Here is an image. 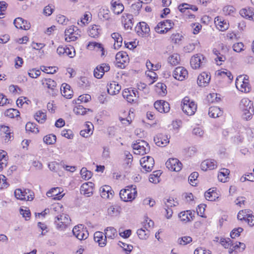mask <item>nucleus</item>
<instances>
[{
    "instance_id": "1",
    "label": "nucleus",
    "mask_w": 254,
    "mask_h": 254,
    "mask_svg": "<svg viewBox=\"0 0 254 254\" xmlns=\"http://www.w3.org/2000/svg\"><path fill=\"white\" fill-rule=\"evenodd\" d=\"M239 107L242 112V118L246 121L251 120L254 114L253 102L248 98H243L240 103Z\"/></svg>"
},
{
    "instance_id": "13",
    "label": "nucleus",
    "mask_w": 254,
    "mask_h": 254,
    "mask_svg": "<svg viewBox=\"0 0 254 254\" xmlns=\"http://www.w3.org/2000/svg\"><path fill=\"white\" fill-rule=\"evenodd\" d=\"M165 164L167 168L172 171L178 172L182 169V163L176 158H170Z\"/></svg>"
},
{
    "instance_id": "53",
    "label": "nucleus",
    "mask_w": 254,
    "mask_h": 254,
    "mask_svg": "<svg viewBox=\"0 0 254 254\" xmlns=\"http://www.w3.org/2000/svg\"><path fill=\"white\" fill-rule=\"evenodd\" d=\"M73 112L76 115H84L86 113V109L81 105H78L74 108Z\"/></svg>"
},
{
    "instance_id": "44",
    "label": "nucleus",
    "mask_w": 254,
    "mask_h": 254,
    "mask_svg": "<svg viewBox=\"0 0 254 254\" xmlns=\"http://www.w3.org/2000/svg\"><path fill=\"white\" fill-rule=\"evenodd\" d=\"M43 141L47 144H54L56 141V136L53 134L47 135L44 137Z\"/></svg>"
},
{
    "instance_id": "28",
    "label": "nucleus",
    "mask_w": 254,
    "mask_h": 254,
    "mask_svg": "<svg viewBox=\"0 0 254 254\" xmlns=\"http://www.w3.org/2000/svg\"><path fill=\"white\" fill-rule=\"evenodd\" d=\"M215 23L218 29L220 31H224L227 30L229 27V23L224 20H221L219 17L215 19Z\"/></svg>"
},
{
    "instance_id": "56",
    "label": "nucleus",
    "mask_w": 254,
    "mask_h": 254,
    "mask_svg": "<svg viewBox=\"0 0 254 254\" xmlns=\"http://www.w3.org/2000/svg\"><path fill=\"white\" fill-rule=\"evenodd\" d=\"M87 128L82 130L80 132V134L84 137H87L92 134L93 131L91 130V128L90 127L89 125H86Z\"/></svg>"
},
{
    "instance_id": "36",
    "label": "nucleus",
    "mask_w": 254,
    "mask_h": 254,
    "mask_svg": "<svg viewBox=\"0 0 254 254\" xmlns=\"http://www.w3.org/2000/svg\"><path fill=\"white\" fill-rule=\"evenodd\" d=\"M204 196L205 198L209 201H215L219 197L217 192L211 189L205 192Z\"/></svg>"
},
{
    "instance_id": "15",
    "label": "nucleus",
    "mask_w": 254,
    "mask_h": 254,
    "mask_svg": "<svg viewBox=\"0 0 254 254\" xmlns=\"http://www.w3.org/2000/svg\"><path fill=\"white\" fill-rule=\"evenodd\" d=\"M154 106L155 108L160 113H168L170 109L169 103L164 100L156 101Z\"/></svg>"
},
{
    "instance_id": "62",
    "label": "nucleus",
    "mask_w": 254,
    "mask_h": 254,
    "mask_svg": "<svg viewBox=\"0 0 254 254\" xmlns=\"http://www.w3.org/2000/svg\"><path fill=\"white\" fill-rule=\"evenodd\" d=\"M8 184L6 182V177L2 175H0V189H3L7 188L8 186Z\"/></svg>"
},
{
    "instance_id": "3",
    "label": "nucleus",
    "mask_w": 254,
    "mask_h": 254,
    "mask_svg": "<svg viewBox=\"0 0 254 254\" xmlns=\"http://www.w3.org/2000/svg\"><path fill=\"white\" fill-rule=\"evenodd\" d=\"M137 190L135 186L130 185L126 187V189L122 190L120 192L121 199L125 201H131L136 197Z\"/></svg>"
},
{
    "instance_id": "8",
    "label": "nucleus",
    "mask_w": 254,
    "mask_h": 254,
    "mask_svg": "<svg viewBox=\"0 0 254 254\" xmlns=\"http://www.w3.org/2000/svg\"><path fill=\"white\" fill-rule=\"evenodd\" d=\"M173 25L174 23L171 20H166L158 23L155 29L158 33L164 34L172 28Z\"/></svg>"
},
{
    "instance_id": "51",
    "label": "nucleus",
    "mask_w": 254,
    "mask_h": 254,
    "mask_svg": "<svg viewBox=\"0 0 254 254\" xmlns=\"http://www.w3.org/2000/svg\"><path fill=\"white\" fill-rule=\"evenodd\" d=\"M249 210L245 209L241 210L239 212L237 218L240 220H246L248 215H250Z\"/></svg>"
},
{
    "instance_id": "17",
    "label": "nucleus",
    "mask_w": 254,
    "mask_h": 254,
    "mask_svg": "<svg viewBox=\"0 0 254 254\" xmlns=\"http://www.w3.org/2000/svg\"><path fill=\"white\" fill-rule=\"evenodd\" d=\"M154 141L157 146L160 147L166 146L169 142L168 136L162 134H158L154 137Z\"/></svg>"
},
{
    "instance_id": "54",
    "label": "nucleus",
    "mask_w": 254,
    "mask_h": 254,
    "mask_svg": "<svg viewBox=\"0 0 254 254\" xmlns=\"http://www.w3.org/2000/svg\"><path fill=\"white\" fill-rule=\"evenodd\" d=\"M240 14L243 16L247 18H254V13L252 14V12L250 10L243 9L240 10Z\"/></svg>"
},
{
    "instance_id": "47",
    "label": "nucleus",
    "mask_w": 254,
    "mask_h": 254,
    "mask_svg": "<svg viewBox=\"0 0 254 254\" xmlns=\"http://www.w3.org/2000/svg\"><path fill=\"white\" fill-rule=\"evenodd\" d=\"M145 229H147L146 225H145ZM137 234L138 236V237L142 240H145L148 237V231L147 230L146 231L145 229L142 228H140L137 231Z\"/></svg>"
},
{
    "instance_id": "7",
    "label": "nucleus",
    "mask_w": 254,
    "mask_h": 254,
    "mask_svg": "<svg viewBox=\"0 0 254 254\" xmlns=\"http://www.w3.org/2000/svg\"><path fill=\"white\" fill-rule=\"evenodd\" d=\"M79 30L76 26H71L65 30V40L67 42L75 41L80 36Z\"/></svg>"
},
{
    "instance_id": "59",
    "label": "nucleus",
    "mask_w": 254,
    "mask_h": 254,
    "mask_svg": "<svg viewBox=\"0 0 254 254\" xmlns=\"http://www.w3.org/2000/svg\"><path fill=\"white\" fill-rule=\"evenodd\" d=\"M243 229L241 227L234 228L231 232L230 236L232 239H235L240 235V233L243 231Z\"/></svg>"
},
{
    "instance_id": "37",
    "label": "nucleus",
    "mask_w": 254,
    "mask_h": 254,
    "mask_svg": "<svg viewBox=\"0 0 254 254\" xmlns=\"http://www.w3.org/2000/svg\"><path fill=\"white\" fill-rule=\"evenodd\" d=\"M88 49L90 50H93L94 48H97L98 50H100L101 52V56H103L105 55V51L103 47V45L99 43H97L95 42H89L87 45Z\"/></svg>"
},
{
    "instance_id": "23",
    "label": "nucleus",
    "mask_w": 254,
    "mask_h": 254,
    "mask_svg": "<svg viewBox=\"0 0 254 254\" xmlns=\"http://www.w3.org/2000/svg\"><path fill=\"white\" fill-rule=\"evenodd\" d=\"M210 80V75L207 72L201 73L197 78V84L200 86H206Z\"/></svg>"
},
{
    "instance_id": "55",
    "label": "nucleus",
    "mask_w": 254,
    "mask_h": 254,
    "mask_svg": "<svg viewBox=\"0 0 254 254\" xmlns=\"http://www.w3.org/2000/svg\"><path fill=\"white\" fill-rule=\"evenodd\" d=\"M198 177V173L196 172L192 173L189 177V181L190 184L192 186L196 185L195 181Z\"/></svg>"
},
{
    "instance_id": "49",
    "label": "nucleus",
    "mask_w": 254,
    "mask_h": 254,
    "mask_svg": "<svg viewBox=\"0 0 254 254\" xmlns=\"http://www.w3.org/2000/svg\"><path fill=\"white\" fill-rule=\"evenodd\" d=\"M91 100L90 95L86 94L79 96L78 99L75 101L76 104H80L81 102L87 103Z\"/></svg>"
},
{
    "instance_id": "25",
    "label": "nucleus",
    "mask_w": 254,
    "mask_h": 254,
    "mask_svg": "<svg viewBox=\"0 0 254 254\" xmlns=\"http://www.w3.org/2000/svg\"><path fill=\"white\" fill-rule=\"evenodd\" d=\"M100 191L101 196L103 198L108 199L113 196L114 191L109 186L105 185L102 187Z\"/></svg>"
},
{
    "instance_id": "22",
    "label": "nucleus",
    "mask_w": 254,
    "mask_h": 254,
    "mask_svg": "<svg viewBox=\"0 0 254 254\" xmlns=\"http://www.w3.org/2000/svg\"><path fill=\"white\" fill-rule=\"evenodd\" d=\"M61 190L62 188H52L47 192V195L48 197H54V199L60 200L64 195V194H61Z\"/></svg>"
},
{
    "instance_id": "6",
    "label": "nucleus",
    "mask_w": 254,
    "mask_h": 254,
    "mask_svg": "<svg viewBox=\"0 0 254 254\" xmlns=\"http://www.w3.org/2000/svg\"><path fill=\"white\" fill-rule=\"evenodd\" d=\"M14 195L16 198L20 200L31 201L34 198V192L29 189H17L14 191Z\"/></svg>"
},
{
    "instance_id": "52",
    "label": "nucleus",
    "mask_w": 254,
    "mask_h": 254,
    "mask_svg": "<svg viewBox=\"0 0 254 254\" xmlns=\"http://www.w3.org/2000/svg\"><path fill=\"white\" fill-rule=\"evenodd\" d=\"M191 242H192V238L190 236H184L178 240V244L182 245H186Z\"/></svg>"
},
{
    "instance_id": "61",
    "label": "nucleus",
    "mask_w": 254,
    "mask_h": 254,
    "mask_svg": "<svg viewBox=\"0 0 254 254\" xmlns=\"http://www.w3.org/2000/svg\"><path fill=\"white\" fill-rule=\"evenodd\" d=\"M54 223L56 226V228L60 231L64 230L68 225L66 223H65L64 225V223H63V222L56 220H55Z\"/></svg>"
},
{
    "instance_id": "43",
    "label": "nucleus",
    "mask_w": 254,
    "mask_h": 254,
    "mask_svg": "<svg viewBox=\"0 0 254 254\" xmlns=\"http://www.w3.org/2000/svg\"><path fill=\"white\" fill-rule=\"evenodd\" d=\"M217 75L220 76L222 78H227L230 81H232L233 79L231 72L227 69L217 71Z\"/></svg>"
},
{
    "instance_id": "64",
    "label": "nucleus",
    "mask_w": 254,
    "mask_h": 254,
    "mask_svg": "<svg viewBox=\"0 0 254 254\" xmlns=\"http://www.w3.org/2000/svg\"><path fill=\"white\" fill-rule=\"evenodd\" d=\"M235 8L231 5L225 6L223 7V11L225 15H230L235 11Z\"/></svg>"
},
{
    "instance_id": "16",
    "label": "nucleus",
    "mask_w": 254,
    "mask_h": 254,
    "mask_svg": "<svg viewBox=\"0 0 254 254\" xmlns=\"http://www.w3.org/2000/svg\"><path fill=\"white\" fill-rule=\"evenodd\" d=\"M94 186V184L90 182L83 184L80 188L81 193L87 197L91 196L93 194Z\"/></svg>"
},
{
    "instance_id": "57",
    "label": "nucleus",
    "mask_w": 254,
    "mask_h": 254,
    "mask_svg": "<svg viewBox=\"0 0 254 254\" xmlns=\"http://www.w3.org/2000/svg\"><path fill=\"white\" fill-rule=\"evenodd\" d=\"M213 54L217 57L215 59V60L217 61V59L219 60V62H224L226 60V57L222 54L221 53L220 51H219L216 49H214L213 50Z\"/></svg>"
},
{
    "instance_id": "10",
    "label": "nucleus",
    "mask_w": 254,
    "mask_h": 254,
    "mask_svg": "<svg viewBox=\"0 0 254 254\" xmlns=\"http://www.w3.org/2000/svg\"><path fill=\"white\" fill-rule=\"evenodd\" d=\"M206 61V58L202 55L196 54L191 58L190 64L193 68L197 69L204 65Z\"/></svg>"
},
{
    "instance_id": "5",
    "label": "nucleus",
    "mask_w": 254,
    "mask_h": 254,
    "mask_svg": "<svg viewBox=\"0 0 254 254\" xmlns=\"http://www.w3.org/2000/svg\"><path fill=\"white\" fill-rule=\"evenodd\" d=\"M132 147L135 150V154L141 155L147 154L150 151L149 144L143 140H136L135 142L132 144Z\"/></svg>"
},
{
    "instance_id": "40",
    "label": "nucleus",
    "mask_w": 254,
    "mask_h": 254,
    "mask_svg": "<svg viewBox=\"0 0 254 254\" xmlns=\"http://www.w3.org/2000/svg\"><path fill=\"white\" fill-rule=\"evenodd\" d=\"M168 61L170 64L172 65H176L180 63V55L178 54H174L168 58Z\"/></svg>"
},
{
    "instance_id": "29",
    "label": "nucleus",
    "mask_w": 254,
    "mask_h": 254,
    "mask_svg": "<svg viewBox=\"0 0 254 254\" xmlns=\"http://www.w3.org/2000/svg\"><path fill=\"white\" fill-rule=\"evenodd\" d=\"M112 5L113 7V10L116 14H119L124 10V6L123 4L121 3L119 0L112 1Z\"/></svg>"
},
{
    "instance_id": "4",
    "label": "nucleus",
    "mask_w": 254,
    "mask_h": 254,
    "mask_svg": "<svg viewBox=\"0 0 254 254\" xmlns=\"http://www.w3.org/2000/svg\"><path fill=\"white\" fill-rule=\"evenodd\" d=\"M235 85L237 88L242 92L248 93L251 87L249 83V76L240 75L236 79Z\"/></svg>"
},
{
    "instance_id": "19",
    "label": "nucleus",
    "mask_w": 254,
    "mask_h": 254,
    "mask_svg": "<svg viewBox=\"0 0 254 254\" xmlns=\"http://www.w3.org/2000/svg\"><path fill=\"white\" fill-rule=\"evenodd\" d=\"M13 24L17 28L28 30L30 28V24L26 20L21 17H17L15 19Z\"/></svg>"
},
{
    "instance_id": "33",
    "label": "nucleus",
    "mask_w": 254,
    "mask_h": 254,
    "mask_svg": "<svg viewBox=\"0 0 254 254\" xmlns=\"http://www.w3.org/2000/svg\"><path fill=\"white\" fill-rule=\"evenodd\" d=\"M139 26H138V29H140V31L137 30L138 35L140 34L143 36L144 35L148 34L150 32V28L148 25L145 22H140L139 23Z\"/></svg>"
},
{
    "instance_id": "32",
    "label": "nucleus",
    "mask_w": 254,
    "mask_h": 254,
    "mask_svg": "<svg viewBox=\"0 0 254 254\" xmlns=\"http://www.w3.org/2000/svg\"><path fill=\"white\" fill-rule=\"evenodd\" d=\"M100 32L101 29L100 28V26L94 25L89 28L88 30V35L91 37L96 38L98 37Z\"/></svg>"
},
{
    "instance_id": "58",
    "label": "nucleus",
    "mask_w": 254,
    "mask_h": 254,
    "mask_svg": "<svg viewBox=\"0 0 254 254\" xmlns=\"http://www.w3.org/2000/svg\"><path fill=\"white\" fill-rule=\"evenodd\" d=\"M183 38V36L179 33L173 34L171 37L172 42L175 44H179Z\"/></svg>"
},
{
    "instance_id": "50",
    "label": "nucleus",
    "mask_w": 254,
    "mask_h": 254,
    "mask_svg": "<svg viewBox=\"0 0 254 254\" xmlns=\"http://www.w3.org/2000/svg\"><path fill=\"white\" fill-rule=\"evenodd\" d=\"M80 174L81 177L85 180H88L90 179L92 176V173L91 171L87 170L86 168H82L80 170Z\"/></svg>"
},
{
    "instance_id": "11",
    "label": "nucleus",
    "mask_w": 254,
    "mask_h": 254,
    "mask_svg": "<svg viewBox=\"0 0 254 254\" xmlns=\"http://www.w3.org/2000/svg\"><path fill=\"white\" fill-rule=\"evenodd\" d=\"M140 164L145 171L150 172L154 167V160L152 157L145 156L141 158Z\"/></svg>"
},
{
    "instance_id": "34",
    "label": "nucleus",
    "mask_w": 254,
    "mask_h": 254,
    "mask_svg": "<svg viewBox=\"0 0 254 254\" xmlns=\"http://www.w3.org/2000/svg\"><path fill=\"white\" fill-rule=\"evenodd\" d=\"M104 231L106 238L114 239L118 235L116 229L112 227H107Z\"/></svg>"
},
{
    "instance_id": "48",
    "label": "nucleus",
    "mask_w": 254,
    "mask_h": 254,
    "mask_svg": "<svg viewBox=\"0 0 254 254\" xmlns=\"http://www.w3.org/2000/svg\"><path fill=\"white\" fill-rule=\"evenodd\" d=\"M25 129L27 131H29L35 133L39 132V129L36 127V124L31 122H28L26 124L25 126Z\"/></svg>"
},
{
    "instance_id": "30",
    "label": "nucleus",
    "mask_w": 254,
    "mask_h": 254,
    "mask_svg": "<svg viewBox=\"0 0 254 254\" xmlns=\"http://www.w3.org/2000/svg\"><path fill=\"white\" fill-rule=\"evenodd\" d=\"M112 38L114 40L115 44L114 45L115 49H118L121 47L123 42V38L118 33H113L111 35Z\"/></svg>"
},
{
    "instance_id": "45",
    "label": "nucleus",
    "mask_w": 254,
    "mask_h": 254,
    "mask_svg": "<svg viewBox=\"0 0 254 254\" xmlns=\"http://www.w3.org/2000/svg\"><path fill=\"white\" fill-rule=\"evenodd\" d=\"M4 115L10 118H14L19 116V111L14 109H7L4 113Z\"/></svg>"
},
{
    "instance_id": "46",
    "label": "nucleus",
    "mask_w": 254,
    "mask_h": 254,
    "mask_svg": "<svg viewBox=\"0 0 254 254\" xmlns=\"http://www.w3.org/2000/svg\"><path fill=\"white\" fill-rule=\"evenodd\" d=\"M55 220L62 221L63 222V223L69 224L70 221V219L68 215L63 213L62 214H60L56 217Z\"/></svg>"
},
{
    "instance_id": "26",
    "label": "nucleus",
    "mask_w": 254,
    "mask_h": 254,
    "mask_svg": "<svg viewBox=\"0 0 254 254\" xmlns=\"http://www.w3.org/2000/svg\"><path fill=\"white\" fill-rule=\"evenodd\" d=\"M45 81L48 88L51 90V92H49L52 95H56L58 92V89L56 88V82L51 78H46Z\"/></svg>"
},
{
    "instance_id": "14",
    "label": "nucleus",
    "mask_w": 254,
    "mask_h": 254,
    "mask_svg": "<svg viewBox=\"0 0 254 254\" xmlns=\"http://www.w3.org/2000/svg\"><path fill=\"white\" fill-rule=\"evenodd\" d=\"M187 70L183 66H178L173 71L174 77L180 81L184 80L188 77Z\"/></svg>"
},
{
    "instance_id": "24",
    "label": "nucleus",
    "mask_w": 254,
    "mask_h": 254,
    "mask_svg": "<svg viewBox=\"0 0 254 254\" xmlns=\"http://www.w3.org/2000/svg\"><path fill=\"white\" fill-rule=\"evenodd\" d=\"M121 89V86L117 82L112 81L107 85V91L109 94L114 95L118 94Z\"/></svg>"
},
{
    "instance_id": "2",
    "label": "nucleus",
    "mask_w": 254,
    "mask_h": 254,
    "mask_svg": "<svg viewBox=\"0 0 254 254\" xmlns=\"http://www.w3.org/2000/svg\"><path fill=\"white\" fill-rule=\"evenodd\" d=\"M181 106L183 112L188 116L193 115L197 110L196 104L187 96L183 99Z\"/></svg>"
},
{
    "instance_id": "41",
    "label": "nucleus",
    "mask_w": 254,
    "mask_h": 254,
    "mask_svg": "<svg viewBox=\"0 0 254 254\" xmlns=\"http://www.w3.org/2000/svg\"><path fill=\"white\" fill-rule=\"evenodd\" d=\"M134 91H136V89H126L123 92V96L124 98L127 99L128 102L132 103L133 102V99L129 98V97H130L129 94H134Z\"/></svg>"
},
{
    "instance_id": "31",
    "label": "nucleus",
    "mask_w": 254,
    "mask_h": 254,
    "mask_svg": "<svg viewBox=\"0 0 254 254\" xmlns=\"http://www.w3.org/2000/svg\"><path fill=\"white\" fill-rule=\"evenodd\" d=\"M223 114V112L221 109L216 106L211 107L209 109L208 115L210 117L217 118L221 116Z\"/></svg>"
},
{
    "instance_id": "20",
    "label": "nucleus",
    "mask_w": 254,
    "mask_h": 254,
    "mask_svg": "<svg viewBox=\"0 0 254 254\" xmlns=\"http://www.w3.org/2000/svg\"><path fill=\"white\" fill-rule=\"evenodd\" d=\"M133 15L131 14L124 13L122 17V22L124 24V27L126 29H131L133 26L132 20Z\"/></svg>"
},
{
    "instance_id": "39",
    "label": "nucleus",
    "mask_w": 254,
    "mask_h": 254,
    "mask_svg": "<svg viewBox=\"0 0 254 254\" xmlns=\"http://www.w3.org/2000/svg\"><path fill=\"white\" fill-rule=\"evenodd\" d=\"M47 116L45 114V113L41 111H39L36 112V113L35 115V120L40 124L44 123L46 120Z\"/></svg>"
},
{
    "instance_id": "35",
    "label": "nucleus",
    "mask_w": 254,
    "mask_h": 254,
    "mask_svg": "<svg viewBox=\"0 0 254 254\" xmlns=\"http://www.w3.org/2000/svg\"><path fill=\"white\" fill-rule=\"evenodd\" d=\"M62 87L63 88V89H61L62 95L66 98H71L72 91L70 89V86L67 84H63Z\"/></svg>"
},
{
    "instance_id": "9",
    "label": "nucleus",
    "mask_w": 254,
    "mask_h": 254,
    "mask_svg": "<svg viewBox=\"0 0 254 254\" xmlns=\"http://www.w3.org/2000/svg\"><path fill=\"white\" fill-rule=\"evenodd\" d=\"M72 233L80 240L86 239L89 235L88 231L83 228V226L81 224L75 226L73 228Z\"/></svg>"
},
{
    "instance_id": "21",
    "label": "nucleus",
    "mask_w": 254,
    "mask_h": 254,
    "mask_svg": "<svg viewBox=\"0 0 254 254\" xmlns=\"http://www.w3.org/2000/svg\"><path fill=\"white\" fill-rule=\"evenodd\" d=\"M217 167V163L213 159H207L203 161L201 164V168L203 171L213 170Z\"/></svg>"
},
{
    "instance_id": "38",
    "label": "nucleus",
    "mask_w": 254,
    "mask_h": 254,
    "mask_svg": "<svg viewBox=\"0 0 254 254\" xmlns=\"http://www.w3.org/2000/svg\"><path fill=\"white\" fill-rule=\"evenodd\" d=\"M230 174V171L226 168H222L218 175V180L222 182H226L228 176Z\"/></svg>"
},
{
    "instance_id": "27",
    "label": "nucleus",
    "mask_w": 254,
    "mask_h": 254,
    "mask_svg": "<svg viewBox=\"0 0 254 254\" xmlns=\"http://www.w3.org/2000/svg\"><path fill=\"white\" fill-rule=\"evenodd\" d=\"M116 60L118 61V63H121L123 65V67L121 65V68H124L125 65V63H126L128 60V55L126 53L120 52L118 53L116 56Z\"/></svg>"
},
{
    "instance_id": "60",
    "label": "nucleus",
    "mask_w": 254,
    "mask_h": 254,
    "mask_svg": "<svg viewBox=\"0 0 254 254\" xmlns=\"http://www.w3.org/2000/svg\"><path fill=\"white\" fill-rule=\"evenodd\" d=\"M221 245L225 248H231V247L233 246L232 242L229 238L227 239H221L220 242Z\"/></svg>"
},
{
    "instance_id": "12",
    "label": "nucleus",
    "mask_w": 254,
    "mask_h": 254,
    "mask_svg": "<svg viewBox=\"0 0 254 254\" xmlns=\"http://www.w3.org/2000/svg\"><path fill=\"white\" fill-rule=\"evenodd\" d=\"M110 69V66L108 64L103 63L98 65L94 70V76L98 78H101L105 72L109 71Z\"/></svg>"
},
{
    "instance_id": "18",
    "label": "nucleus",
    "mask_w": 254,
    "mask_h": 254,
    "mask_svg": "<svg viewBox=\"0 0 254 254\" xmlns=\"http://www.w3.org/2000/svg\"><path fill=\"white\" fill-rule=\"evenodd\" d=\"M94 239L96 242H97L99 246L101 247H104L107 244V238L103 232L97 231L94 234Z\"/></svg>"
},
{
    "instance_id": "42",
    "label": "nucleus",
    "mask_w": 254,
    "mask_h": 254,
    "mask_svg": "<svg viewBox=\"0 0 254 254\" xmlns=\"http://www.w3.org/2000/svg\"><path fill=\"white\" fill-rule=\"evenodd\" d=\"M179 217L182 221L184 222L189 221L190 220V219H192L191 213L190 211L181 212L179 214Z\"/></svg>"
},
{
    "instance_id": "63",
    "label": "nucleus",
    "mask_w": 254,
    "mask_h": 254,
    "mask_svg": "<svg viewBox=\"0 0 254 254\" xmlns=\"http://www.w3.org/2000/svg\"><path fill=\"white\" fill-rule=\"evenodd\" d=\"M118 207L111 206L108 209V214L111 216L117 215L118 214Z\"/></svg>"
}]
</instances>
